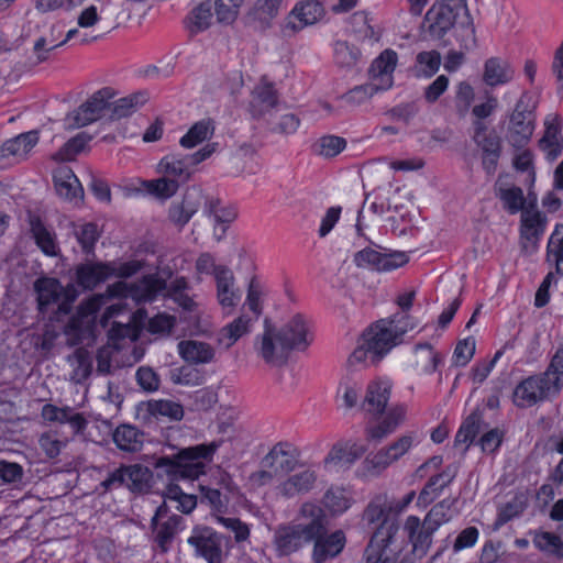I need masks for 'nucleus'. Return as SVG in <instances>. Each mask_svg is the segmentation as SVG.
Wrapping results in <instances>:
<instances>
[{
    "label": "nucleus",
    "mask_w": 563,
    "mask_h": 563,
    "mask_svg": "<svg viewBox=\"0 0 563 563\" xmlns=\"http://www.w3.org/2000/svg\"><path fill=\"white\" fill-rule=\"evenodd\" d=\"M398 62L397 53L393 49L383 51L369 67V79L382 91L391 88L394 70Z\"/></svg>",
    "instance_id": "obj_23"
},
{
    "label": "nucleus",
    "mask_w": 563,
    "mask_h": 563,
    "mask_svg": "<svg viewBox=\"0 0 563 563\" xmlns=\"http://www.w3.org/2000/svg\"><path fill=\"white\" fill-rule=\"evenodd\" d=\"M35 291L37 292L38 308L42 312L48 307L55 306L59 313H68L78 292L74 285L69 284L63 287L59 280L51 277H43L35 282Z\"/></svg>",
    "instance_id": "obj_8"
},
{
    "label": "nucleus",
    "mask_w": 563,
    "mask_h": 563,
    "mask_svg": "<svg viewBox=\"0 0 563 563\" xmlns=\"http://www.w3.org/2000/svg\"><path fill=\"white\" fill-rule=\"evenodd\" d=\"M143 434L129 424L119 426L113 433V441L123 451L134 452L142 444Z\"/></svg>",
    "instance_id": "obj_48"
},
{
    "label": "nucleus",
    "mask_w": 563,
    "mask_h": 563,
    "mask_svg": "<svg viewBox=\"0 0 563 563\" xmlns=\"http://www.w3.org/2000/svg\"><path fill=\"white\" fill-rule=\"evenodd\" d=\"M323 504L332 514H342L351 507L352 499L345 489L331 487L324 494Z\"/></svg>",
    "instance_id": "obj_52"
},
{
    "label": "nucleus",
    "mask_w": 563,
    "mask_h": 563,
    "mask_svg": "<svg viewBox=\"0 0 563 563\" xmlns=\"http://www.w3.org/2000/svg\"><path fill=\"white\" fill-rule=\"evenodd\" d=\"M543 125L544 132L539 140V148L547 159L553 162L563 152L562 119L558 113H549Z\"/></svg>",
    "instance_id": "obj_22"
},
{
    "label": "nucleus",
    "mask_w": 563,
    "mask_h": 563,
    "mask_svg": "<svg viewBox=\"0 0 563 563\" xmlns=\"http://www.w3.org/2000/svg\"><path fill=\"white\" fill-rule=\"evenodd\" d=\"M244 0H216V14L220 23H233Z\"/></svg>",
    "instance_id": "obj_61"
},
{
    "label": "nucleus",
    "mask_w": 563,
    "mask_h": 563,
    "mask_svg": "<svg viewBox=\"0 0 563 563\" xmlns=\"http://www.w3.org/2000/svg\"><path fill=\"white\" fill-rule=\"evenodd\" d=\"M541 382L545 395L554 398L563 389V346L556 349L545 371L537 375Z\"/></svg>",
    "instance_id": "obj_29"
},
{
    "label": "nucleus",
    "mask_w": 563,
    "mask_h": 563,
    "mask_svg": "<svg viewBox=\"0 0 563 563\" xmlns=\"http://www.w3.org/2000/svg\"><path fill=\"white\" fill-rule=\"evenodd\" d=\"M299 464V453L289 442L276 443L262 460V466L272 468L279 477L294 472Z\"/></svg>",
    "instance_id": "obj_18"
},
{
    "label": "nucleus",
    "mask_w": 563,
    "mask_h": 563,
    "mask_svg": "<svg viewBox=\"0 0 563 563\" xmlns=\"http://www.w3.org/2000/svg\"><path fill=\"white\" fill-rule=\"evenodd\" d=\"M288 3L289 0H256L254 14L260 21L269 23L287 8Z\"/></svg>",
    "instance_id": "obj_54"
},
{
    "label": "nucleus",
    "mask_w": 563,
    "mask_h": 563,
    "mask_svg": "<svg viewBox=\"0 0 563 563\" xmlns=\"http://www.w3.org/2000/svg\"><path fill=\"white\" fill-rule=\"evenodd\" d=\"M408 256L404 252L382 253L372 247H365L354 255L357 267L372 268L379 272H390L404 266Z\"/></svg>",
    "instance_id": "obj_17"
},
{
    "label": "nucleus",
    "mask_w": 563,
    "mask_h": 563,
    "mask_svg": "<svg viewBox=\"0 0 563 563\" xmlns=\"http://www.w3.org/2000/svg\"><path fill=\"white\" fill-rule=\"evenodd\" d=\"M366 450V445L360 441L341 440L331 448L324 457V464L350 467L364 455Z\"/></svg>",
    "instance_id": "obj_25"
},
{
    "label": "nucleus",
    "mask_w": 563,
    "mask_h": 563,
    "mask_svg": "<svg viewBox=\"0 0 563 563\" xmlns=\"http://www.w3.org/2000/svg\"><path fill=\"white\" fill-rule=\"evenodd\" d=\"M412 550L420 556L426 555L431 543L434 531H431L427 525L420 521L417 516L407 517L404 526Z\"/></svg>",
    "instance_id": "obj_32"
},
{
    "label": "nucleus",
    "mask_w": 563,
    "mask_h": 563,
    "mask_svg": "<svg viewBox=\"0 0 563 563\" xmlns=\"http://www.w3.org/2000/svg\"><path fill=\"white\" fill-rule=\"evenodd\" d=\"M380 531L377 536H373L365 549L366 563H394L396 561V552L390 549L393 542H383Z\"/></svg>",
    "instance_id": "obj_43"
},
{
    "label": "nucleus",
    "mask_w": 563,
    "mask_h": 563,
    "mask_svg": "<svg viewBox=\"0 0 563 563\" xmlns=\"http://www.w3.org/2000/svg\"><path fill=\"white\" fill-rule=\"evenodd\" d=\"M255 351L257 355L269 366L279 367L286 364L289 353L294 351L277 329L269 325L265 321V329L262 334L257 335L255 341Z\"/></svg>",
    "instance_id": "obj_10"
},
{
    "label": "nucleus",
    "mask_w": 563,
    "mask_h": 563,
    "mask_svg": "<svg viewBox=\"0 0 563 563\" xmlns=\"http://www.w3.org/2000/svg\"><path fill=\"white\" fill-rule=\"evenodd\" d=\"M206 211L213 216L214 222L222 225V232L233 222L238 216L233 206L222 205L219 199H209L206 203Z\"/></svg>",
    "instance_id": "obj_51"
},
{
    "label": "nucleus",
    "mask_w": 563,
    "mask_h": 563,
    "mask_svg": "<svg viewBox=\"0 0 563 563\" xmlns=\"http://www.w3.org/2000/svg\"><path fill=\"white\" fill-rule=\"evenodd\" d=\"M157 173L177 180V185L180 186L190 178L192 172L185 157L167 155L157 164Z\"/></svg>",
    "instance_id": "obj_41"
},
{
    "label": "nucleus",
    "mask_w": 563,
    "mask_h": 563,
    "mask_svg": "<svg viewBox=\"0 0 563 563\" xmlns=\"http://www.w3.org/2000/svg\"><path fill=\"white\" fill-rule=\"evenodd\" d=\"M323 531L313 540L314 548L312 559L314 563H323L339 555L345 545V536L342 531H335L322 538Z\"/></svg>",
    "instance_id": "obj_35"
},
{
    "label": "nucleus",
    "mask_w": 563,
    "mask_h": 563,
    "mask_svg": "<svg viewBox=\"0 0 563 563\" xmlns=\"http://www.w3.org/2000/svg\"><path fill=\"white\" fill-rule=\"evenodd\" d=\"M474 99L475 90L470 82L462 80L455 85L454 107L461 118L468 113Z\"/></svg>",
    "instance_id": "obj_53"
},
{
    "label": "nucleus",
    "mask_w": 563,
    "mask_h": 563,
    "mask_svg": "<svg viewBox=\"0 0 563 563\" xmlns=\"http://www.w3.org/2000/svg\"><path fill=\"white\" fill-rule=\"evenodd\" d=\"M178 188L179 186L177 185V180L164 175L161 178L151 180L136 179L135 183H132L128 187L131 191H145L159 200H167L172 198L177 192Z\"/></svg>",
    "instance_id": "obj_33"
},
{
    "label": "nucleus",
    "mask_w": 563,
    "mask_h": 563,
    "mask_svg": "<svg viewBox=\"0 0 563 563\" xmlns=\"http://www.w3.org/2000/svg\"><path fill=\"white\" fill-rule=\"evenodd\" d=\"M418 443L415 433H405L398 437L376 453L367 455L357 467L356 476L367 479L380 475L391 464L409 453Z\"/></svg>",
    "instance_id": "obj_4"
},
{
    "label": "nucleus",
    "mask_w": 563,
    "mask_h": 563,
    "mask_svg": "<svg viewBox=\"0 0 563 563\" xmlns=\"http://www.w3.org/2000/svg\"><path fill=\"white\" fill-rule=\"evenodd\" d=\"M409 316L395 314L393 319H382L372 324L362 335L372 355L379 360L386 355L393 347L398 345L402 335L415 328V323H409Z\"/></svg>",
    "instance_id": "obj_3"
},
{
    "label": "nucleus",
    "mask_w": 563,
    "mask_h": 563,
    "mask_svg": "<svg viewBox=\"0 0 563 563\" xmlns=\"http://www.w3.org/2000/svg\"><path fill=\"white\" fill-rule=\"evenodd\" d=\"M165 501L174 503L175 509L189 514L197 506V497L192 494H186L177 485H169L164 493Z\"/></svg>",
    "instance_id": "obj_50"
},
{
    "label": "nucleus",
    "mask_w": 563,
    "mask_h": 563,
    "mask_svg": "<svg viewBox=\"0 0 563 563\" xmlns=\"http://www.w3.org/2000/svg\"><path fill=\"white\" fill-rule=\"evenodd\" d=\"M212 11L210 3H201L196 7L187 18L188 29L192 33L207 30L212 23Z\"/></svg>",
    "instance_id": "obj_55"
},
{
    "label": "nucleus",
    "mask_w": 563,
    "mask_h": 563,
    "mask_svg": "<svg viewBox=\"0 0 563 563\" xmlns=\"http://www.w3.org/2000/svg\"><path fill=\"white\" fill-rule=\"evenodd\" d=\"M217 299L225 314L232 313L241 299V292L235 287V278L230 268L217 273Z\"/></svg>",
    "instance_id": "obj_26"
},
{
    "label": "nucleus",
    "mask_w": 563,
    "mask_h": 563,
    "mask_svg": "<svg viewBox=\"0 0 563 563\" xmlns=\"http://www.w3.org/2000/svg\"><path fill=\"white\" fill-rule=\"evenodd\" d=\"M530 99L531 96L528 92L522 93L510 118L508 139L515 147H523L530 141L534 131L532 111L528 109Z\"/></svg>",
    "instance_id": "obj_14"
},
{
    "label": "nucleus",
    "mask_w": 563,
    "mask_h": 563,
    "mask_svg": "<svg viewBox=\"0 0 563 563\" xmlns=\"http://www.w3.org/2000/svg\"><path fill=\"white\" fill-rule=\"evenodd\" d=\"M317 478V471L312 466H303L280 482L277 488L283 496L290 498L309 493L314 487Z\"/></svg>",
    "instance_id": "obj_28"
},
{
    "label": "nucleus",
    "mask_w": 563,
    "mask_h": 563,
    "mask_svg": "<svg viewBox=\"0 0 563 563\" xmlns=\"http://www.w3.org/2000/svg\"><path fill=\"white\" fill-rule=\"evenodd\" d=\"M563 529V525L561 526ZM532 537V543L537 550L549 558L563 560V537L551 531L542 529L529 532Z\"/></svg>",
    "instance_id": "obj_38"
},
{
    "label": "nucleus",
    "mask_w": 563,
    "mask_h": 563,
    "mask_svg": "<svg viewBox=\"0 0 563 563\" xmlns=\"http://www.w3.org/2000/svg\"><path fill=\"white\" fill-rule=\"evenodd\" d=\"M112 97L113 93L110 88L98 90L78 109L66 115L64 119L65 128L78 129L97 121L101 118Z\"/></svg>",
    "instance_id": "obj_11"
},
{
    "label": "nucleus",
    "mask_w": 563,
    "mask_h": 563,
    "mask_svg": "<svg viewBox=\"0 0 563 563\" xmlns=\"http://www.w3.org/2000/svg\"><path fill=\"white\" fill-rule=\"evenodd\" d=\"M390 393L391 384L388 380L375 379L367 386L363 409L373 415L364 430L368 441L380 442L406 420L408 408L405 404L393 405L386 410Z\"/></svg>",
    "instance_id": "obj_1"
},
{
    "label": "nucleus",
    "mask_w": 563,
    "mask_h": 563,
    "mask_svg": "<svg viewBox=\"0 0 563 563\" xmlns=\"http://www.w3.org/2000/svg\"><path fill=\"white\" fill-rule=\"evenodd\" d=\"M106 295L97 294L79 305L76 314L65 327L68 344L77 345L92 335L97 312L106 303Z\"/></svg>",
    "instance_id": "obj_6"
},
{
    "label": "nucleus",
    "mask_w": 563,
    "mask_h": 563,
    "mask_svg": "<svg viewBox=\"0 0 563 563\" xmlns=\"http://www.w3.org/2000/svg\"><path fill=\"white\" fill-rule=\"evenodd\" d=\"M442 478L443 474H438L430 477V479L419 494L418 500L420 504L428 505L432 503L437 497L440 496L442 489L445 486H448L452 481V477H449L445 482L440 483Z\"/></svg>",
    "instance_id": "obj_63"
},
{
    "label": "nucleus",
    "mask_w": 563,
    "mask_h": 563,
    "mask_svg": "<svg viewBox=\"0 0 563 563\" xmlns=\"http://www.w3.org/2000/svg\"><path fill=\"white\" fill-rule=\"evenodd\" d=\"M354 33L360 40L378 42L380 37L379 30L371 23L369 14L366 11H356L350 18Z\"/></svg>",
    "instance_id": "obj_46"
},
{
    "label": "nucleus",
    "mask_w": 563,
    "mask_h": 563,
    "mask_svg": "<svg viewBox=\"0 0 563 563\" xmlns=\"http://www.w3.org/2000/svg\"><path fill=\"white\" fill-rule=\"evenodd\" d=\"M323 14V5L318 0L299 2L290 11L284 25V32L286 34H294L306 26L317 23Z\"/></svg>",
    "instance_id": "obj_21"
},
{
    "label": "nucleus",
    "mask_w": 563,
    "mask_h": 563,
    "mask_svg": "<svg viewBox=\"0 0 563 563\" xmlns=\"http://www.w3.org/2000/svg\"><path fill=\"white\" fill-rule=\"evenodd\" d=\"M147 101L145 92H136L128 97L120 98L113 104V115L124 118L132 114Z\"/></svg>",
    "instance_id": "obj_56"
},
{
    "label": "nucleus",
    "mask_w": 563,
    "mask_h": 563,
    "mask_svg": "<svg viewBox=\"0 0 563 563\" xmlns=\"http://www.w3.org/2000/svg\"><path fill=\"white\" fill-rule=\"evenodd\" d=\"M382 91L373 82L360 85L343 95L342 99L352 106H358L368 101L375 93Z\"/></svg>",
    "instance_id": "obj_62"
},
{
    "label": "nucleus",
    "mask_w": 563,
    "mask_h": 563,
    "mask_svg": "<svg viewBox=\"0 0 563 563\" xmlns=\"http://www.w3.org/2000/svg\"><path fill=\"white\" fill-rule=\"evenodd\" d=\"M498 197L503 201L505 209L511 214L519 211L522 212V210L526 209V199L520 187L512 186L508 188H499Z\"/></svg>",
    "instance_id": "obj_58"
},
{
    "label": "nucleus",
    "mask_w": 563,
    "mask_h": 563,
    "mask_svg": "<svg viewBox=\"0 0 563 563\" xmlns=\"http://www.w3.org/2000/svg\"><path fill=\"white\" fill-rule=\"evenodd\" d=\"M346 146V141L336 135H324L313 144L316 154L330 158L340 154Z\"/></svg>",
    "instance_id": "obj_57"
},
{
    "label": "nucleus",
    "mask_w": 563,
    "mask_h": 563,
    "mask_svg": "<svg viewBox=\"0 0 563 563\" xmlns=\"http://www.w3.org/2000/svg\"><path fill=\"white\" fill-rule=\"evenodd\" d=\"M548 219L534 207L522 210L520 217V246L526 255L533 254L545 232Z\"/></svg>",
    "instance_id": "obj_12"
},
{
    "label": "nucleus",
    "mask_w": 563,
    "mask_h": 563,
    "mask_svg": "<svg viewBox=\"0 0 563 563\" xmlns=\"http://www.w3.org/2000/svg\"><path fill=\"white\" fill-rule=\"evenodd\" d=\"M254 322L255 321L252 317L245 313L240 314L218 331L216 339L218 345L222 349L229 350L241 338L251 332Z\"/></svg>",
    "instance_id": "obj_31"
},
{
    "label": "nucleus",
    "mask_w": 563,
    "mask_h": 563,
    "mask_svg": "<svg viewBox=\"0 0 563 563\" xmlns=\"http://www.w3.org/2000/svg\"><path fill=\"white\" fill-rule=\"evenodd\" d=\"M188 543L195 548L196 554L203 558L208 563H223L225 553L223 551V538L220 533L209 527H196Z\"/></svg>",
    "instance_id": "obj_13"
},
{
    "label": "nucleus",
    "mask_w": 563,
    "mask_h": 563,
    "mask_svg": "<svg viewBox=\"0 0 563 563\" xmlns=\"http://www.w3.org/2000/svg\"><path fill=\"white\" fill-rule=\"evenodd\" d=\"M203 374L192 366L186 365L170 371V380L177 385L199 386L203 383Z\"/></svg>",
    "instance_id": "obj_59"
},
{
    "label": "nucleus",
    "mask_w": 563,
    "mask_h": 563,
    "mask_svg": "<svg viewBox=\"0 0 563 563\" xmlns=\"http://www.w3.org/2000/svg\"><path fill=\"white\" fill-rule=\"evenodd\" d=\"M460 13L443 4L433 3L422 24L423 30L433 38H441L454 25Z\"/></svg>",
    "instance_id": "obj_24"
},
{
    "label": "nucleus",
    "mask_w": 563,
    "mask_h": 563,
    "mask_svg": "<svg viewBox=\"0 0 563 563\" xmlns=\"http://www.w3.org/2000/svg\"><path fill=\"white\" fill-rule=\"evenodd\" d=\"M31 232L37 246L48 256H55L58 252L55 234L48 230L37 217L30 220Z\"/></svg>",
    "instance_id": "obj_44"
},
{
    "label": "nucleus",
    "mask_w": 563,
    "mask_h": 563,
    "mask_svg": "<svg viewBox=\"0 0 563 563\" xmlns=\"http://www.w3.org/2000/svg\"><path fill=\"white\" fill-rule=\"evenodd\" d=\"M473 128V140L483 152V167L488 174H493L500 156V139L489 132L483 121H474Z\"/></svg>",
    "instance_id": "obj_19"
},
{
    "label": "nucleus",
    "mask_w": 563,
    "mask_h": 563,
    "mask_svg": "<svg viewBox=\"0 0 563 563\" xmlns=\"http://www.w3.org/2000/svg\"><path fill=\"white\" fill-rule=\"evenodd\" d=\"M90 140L91 136L87 133H78L76 136L68 140L56 153H54L52 158L56 162L74 161L78 154L85 151Z\"/></svg>",
    "instance_id": "obj_47"
},
{
    "label": "nucleus",
    "mask_w": 563,
    "mask_h": 563,
    "mask_svg": "<svg viewBox=\"0 0 563 563\" xmlns=\"http://www.w3.org/2000/svg\"><path fill=\"white\" fill-rule=\"evenodd\" d=\"M278 103V93L272 82L262 80L252 91L251 111L254 117H261L275 108Z\"/></svg>",
    "instance_id": "obj_37"
},
{
    "label": "nucleus",
    "mask_w": 563,
    "mask_h": 563,
    "mask_svg": "<svg viewBox=\"0 0 563 563\" xmlns=\"http://www.w3.org/2000/svg\"><path fill=\"white\" fill-rule=\"evenodd\" d=\"M545 399H551V397L545 395L542 382L537 375L527 377L515 388L514 401L518 407H531Z\"/></svg>",
    "instance_id": "obj_30"
},
{
    "label": "nucleus",
    "mask_w": 563,
    "mask_h": 563,
    "mask_svg": "<svg viewBox=\"0 0 563 563\" xmlns=\"http://www.w3.org/2000/svg\"><path fill=\"white\" fill-rule=\"evenodd\" d=\"M38 132L35 130L21 133L1 145L0 157L19 163L27 157L33 147L38 143Z\"/></svg>",
    "instance_id": "obj_27"
},
{
    "label": "nucleus",
    "mask_w": 563,
    "mask_h": 563,
    "mask_svg": "<svg viewBox=\"0 0 563 563\" xmlns=\"http://www.w3.org/2000/svg\"><path fill=\"white\" fill-rule=\"evenodd\" d=\"M219 444L211 442L209 444H199L181 450L174 461L176 472L184 478L195 479L205 473L207 463H209L218 450Z\"/></svg>",
    "instance_id": "obj_9"
},
{
    "label": "nucleus",
    "mask_w": 563,
    "mask_h": 563,
    "mask_svg": "<svg viewBox=\"0 0 563 563\" xmlns=\"http://www.w3.org/2000/svg\"><path fill=\"white\" fill-rule=\"evenodd\" d=\"M184 519L178 515H169V509L164 501L157 507L152 518L151 526L154 541L163 552H166L177 532L183 529Z\"/></svg>",
    "instance_id": "obj_15"
},
{
    "label": "nucleus",
    "mask_w": 563,
    "mask_h": 563,
    "mask_svg": "<svg viewBox=\"0 0 563 563\" xmlns=\"http://www.w3.org/2000/svg\"><path fill=\"white\" fill-rule=\"evenodd\" d=\"M416 62L423 76L432 77L440 68L441 55L437 51L420 52Z\"/></svg>",
    "instance_id": "obj_64"
},
{
    "label": "nucleus",
    "mask_w": 563,
    "mask_h": 563,
    "mask_svg": "<svg viewBox=\"0 0 563 563\" xmlns=\"http://www.w3.org/2000/svg\"><path fill=\"white\" fill-rule=\"evenodd\" d=\"M107 294L109 297L131 298L137 303L151 302L159 296H172L166 282L157 275H147L131 284L115 283L108 287Z\"/></svg>",
    "instance_id": "obj_7"
},
{
    "label": "nucleus",
    "mask_w": 563,
    "mask_h": 563,
    "mask_svg": "<svg viewBox=\"0 0 563 563\" xmlns=\"http://www.w3.org/2000/svg\"><path fill=\"white\" fill-rule=\"evenodd\" d=\"M547 262L563 276V224H556L547 245Z\"/></svg>",
    "instance_id": "obj_45"
},
{
    "label": "nucleus",
    "mask_w": 563,
    "mask_h": 563,
    "mask_svg": "<svg viewBox=\"0 0 563 563\" xmlns=\"http://www.w3.org/2000/svg\"><path fill=\"white\" fill-rule=\"evenodd\" d=\"M277 332L294 351H305L313 341L312 325L300 313L291 317Z\"/></svg>",
    "instance_id": "obj_20"
},
{
    "label": "nucleus",
    "mask_w": 563,
    "mask_h": 563,
    "mask_svg": "<svg viewBox=\"0 0 563 563\" xmlns=\"http://www.w3.org/2000/svg\"><path fill=\"white\" fill-rule=\"evenodd\" d=\"M515 77L510 63L500 57H490L484 63L483 81L489 87L504 86Z\"/></svg>",
    "instance_id": "obj_34"
},
{
    "label": "nucleus",
    "mask_w": 563,
    "mask_h": 563,
    "mask_svg": "<svg viewBox=\"0 0 563 563\" xmlns=\"http://www.w3.org/2000/svg\"><path fill=\"white\" fill-rule=\"evenodd\" d=\"M179 355L190 364H207L214 358V349L207 342L184 340L178 343Z\"/></svg>",
    "instance_id": "obj_39"
},
{
    "label": "nucleus",
    "mask_w": 563,
    "mask_h": 563,
    "mask_svg": "<svg viewBox=\"0 0 563 563\" xmlns=\"http://www.w3.org/2000/svg\"><path fill=\"white\" fill-rule=\"evenodd\" d=\"M363 521L372 529H375L373 536H377L380 531L383 542H393L398 530L395 520L389 518V508L383 497L374 498L363 512Z\"/></svg>",
    "instance_id": "obj_16"
},
{
    "label": "nucleus",
    "mask_w": 563,
    "mask_h": 563,
    "mask_svg": "<svg viewBox=\"0 0 563 563\" xmlns=\"http://www.w3.org/2000/svg\"><path fill=\"white\" fill-rule=\"evenodd\" d=\"M75 234L85 253L93 252L96 242L100 238V231L96 223L87 222L76 227Z\"/></svg>",
    "instance_id": "obj_60"
},
{
    "label": "nucleus",
    "mask_w": 563,
    "mask_h": 563,
    "mask_svg": "<svg viewBox=\"0 0 563 563\" xmlns=\"http://www.w3.org/2000/svg\"><path fill=\"white\" fill-rule=\"evenodd\" d=\"M139 261L119 262H89L76 267V283L86 290H92L112 276L126 278L141 269Z\"/></svg>",
    "instance_id": "obj_5"
},
{
    "label": "nucleus",
    "mask_w": 563,
    "mask_h": 563,
    "mask_svg": "<svg viewBox=\"0 0 563 563\" xmlns=\"http://www.w3.org/2000/svg\"><path fill=\"white\" fill-rule=\"evenodd\" d=\"M443 362L442 355L429 343H419L413 349V365L420 374H432Z\"/></svg>",
    "instance_id": "obj_40"
},
{
    "label": "nucleus",
    "mask_w": 563,
    "mask_h": 563,
    "mask_svg": "<svg viewBox=\"0 0 563 563\" xmlns=\"http://www.w3.org/2000/svg\"><path fill=\"white\" fill-rule=\"evenodd\" d=\"M123 471L124 486L131 492L145 493L150 489L153 474L148 467L140 464L123 465Z\"/></svg>",
    "instance_id": "obj_42"
},
{
    "label": "nucleus",
    "mask_w": 563,
    "mask_h": 563,
    "mask_svg": "<svg viewBox=\"0 0 563 563\" xmlns=\"http://www.w3.org/2000/svg\"><path fill=\"white\" fill-rule=\"evenodd\" d=\"M54 185L59 197L66 200H74L82 195V187L73 169L66 165L54 170Z\"/></svg>",
    "instance_id": "obj_36"
},
{
    "label": "nucleus",
    "mask_w": 563,
    "mask_h": 563,
    "mask_svg": "<svg viewBox=\"0 0 563 563\" xmlns=\"http://www.w3.org/2000/svg\"><path fill=\"white\" fill-rule=\"evenodd\" d=\"M211 120L206 119L195 123L189 131L180 139V145L186 148H192L201 142L208 140L213 133Z\"/></svg>",
    "instance_id": "obj_49"
},
{
    "label": "nucleus",
    "mask_w": 563,
    "mask_h": 563,
    "mask_svg": "<svg viewBox=\"0 0 563 563\" xmlns=\"http://www.w3.org/2000/svg\"><path fill=\"white\" fill-rule=\"evenodd\" d=\"M323 509L313 503H305L299 510V520L279 525L273 536V545L276 555L279 558L290 555L299 551L303 545L313 541L322 531H324Z\"/></svg>",
    "instance_id": "obj_2"
}]
</instances>
